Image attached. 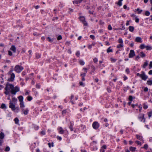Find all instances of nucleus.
I'll return each mask as SVG.
<instances>
[{
    "label": "nucleus",
    "mask_w": 152,
    "mask_h": 152,
    "mask_svg": "<svg viewBox=\"0 0 152 152\" xmlns=\"http://www.w3.org/2000/svg\"><path fill=\"white\" fill-rule=\"evenodd\" d=\"M5 89L6 91H8L11 90V93L12 94L14 95H15L16 93L19 91V89L18 87H14L12 85L9 84L8 83L7 84Z\"/></svg>",
    "instance_id": "nucleus-1"
},
{
    "label": "nucleus",
    "mask_w": 152,
    "mask_h": 152,
    "mask_svg": "<svg viewBox=\"0 0 152 152\" xmlns=\"http://www.w3.org/2000/svg\"><path fill=\"white\" fill-rule=\"evenodd\" d=\"M9 104V107L11 108L13 111L16 110H17V112H18L19 110L18 107H15V105L11 101H10Z\"/></svg>",
    "instance_id": "nucleus-2"
},
{
    "label": "nucleus",
    "mask_w": 152,
    "mask_h": 152,
    "mask_svg": "<svg viewBox=\"0 0 152 152\" xmlns=\"http://www.w3.org/2000/svg\"><path fill=\"white\" fill-rule=\"evenodd\" d=\"M23 69V67L19 65H16L15 67V70L17 73L20 72Z\"/></svg>",
    "instance_id": "nucleus-3"
},
{
    "label": "nucleus",
    "mask_w": 152,
    "mask_h": 152,
    "mask_svg": "<svg viewBox=\"0 0 152 152\" xmlns=\"http://www.w3.org/2000/svg\"><path fill=\"white\" fill-rule=\"evenodd\" d=\"M140 77L141 79L144 80H145L148 78V77L145 75V72L143 71H142L141 74H140Z\"/></svg>",
    "instance_id": "nucleus-4"
},
{
    "label": "nucleus",
    "mask_w": 152,
    "mask_h": 152,
    "mask_svg": "<svg viewBox=\"0 0 152 152\" xmlns=\"http://www.w3.org/2000/svg\"><path fill=\"white\" fill-rule=\"evenodd\" d=\"M12 71L11 70L10 72L9 73L11 74L10 78L8 79V80L9 81H12L14 80V79L15 77V75L13 73H12Z\"/></svg>",
    "instance_id": "nucleus-5"
},
{
    "label": "nucleus",
    "mask_w": 152,
    "mask_h": 152,
    "mask_svg": "<svg viewBox=\"0 0 152 152\" xmlns=\"http://www.w3.org/2000/svg\"><path fill=\"white\" fill-rule=\"evenodd\" d=\"M80 20L83 23L84 25L85 26H87V23L85 20V18L84 16H80Z\"/></svg>",
    "instance_id": "nucleus-6"
},
{
    "label": "nucleus",
    "mask_w": 152,
    "mask_h": 152,
    "mask_svg": "<svg viewBox=\"0 0 152 152\" xmlns=\"http://www.w3.org/2000/svg\"><path fill=\"white\" fill-rule=\"evenodd\" d=\"M99 124L97 122H95L93 123L92 124L93 128L95 129H97L99 127Z\"/></svg>",
    "instance_id": "nucleus-7"
},
{
    "label": "nucleus",
    "mask_w": 152,
    "mask_h": 152,
    "mask_svg": "<svg viewBox=\"0 0 152 152\" xmlns=\"http://www.w3.org/2000/svg\"><path fill=\"white\" fill-rule=\"evenodd\" d=\"M135 55V54L134 50H131L129 54V58H132Z\"/></svg>",
    "instance_id": "nucleus-8"
},
{
    "label": "nucleus",
    "mask_w": 152,
    "mask_h": 152,
    "mask_svg": "<svg viewBox=\"0 0 152 152\" xmlns=\"http://www.w3.org/2000/svg\"><path fill=\"white\" fill-rule=\"evenodd\" d=\"M10 50L14 53L16 52V48L15 45H12L10 48Z\"/></svg>",
    "instance_id": "nucleus-9"
},
{
    "label": "nucleus",
    "mask_w": 152,
    "mask_h": 152,
    "mask_svg": "<svg viewBox=\"0 0 152 152\" xmlns=\"http://www.w3.org/2000/svg\"><path fill=\"white\" fill-rule=\"evenodd\" d=\"M135 41L137 42H142V39L140 37H137L135 39Z\"/></svg>",
    "instance_id": "nucleus-10"
},
{
    "label": "nucleus",
    "mask_w": 152,
    "mask_h": 152,
    "mask_svg": "<svg viewBox=\"0 0 152 152\" xmlns=\"http://www.w3.org/2000/svg\"><path fill=\"white\" fill-rule=\"evenodd\" d=\"M18 98L19 100V101L20 102H23V97L22 96H19Z\"/></svg>",
    "instance_id": "nucleus-11"
},
{
    "label": "nucleus",
    "mask_w": 152,
    "mask_h": 152,
    "mask_svg": "<svg viewBox=\"0 0 152 152\" xmlns=\"http://www.w3.org/2000/svg\"><path fill=\"white\" fill-rule=\"evenodd\" d=\"M4 137V135L3 133L1 132L0 133V138L1 139H3Z\"/></svg>",
    "instance_id": "nucleus-12"
},
{
    "label": "nucleus",
    "mask_w": 152,
    "mask_h": 152,
    "mask_svg": "<svg viewBox=\"0 0 152 152\" xmlns=\"http://www.w3.org/2000/svg\"><path fill=\"white\" fill-rule=\"evenodd\" d=\"M129 31L131 32H133L134 31V28L133 26H129Z\"/></svg>",
    "instance_id": "nucleus-13"
},
{
    "label": "nucleus",
    "mask_w": 152,
    "mask_h": 152,
    "mask_svg": "<svg viewBox=\"0 0 152 152\" xmlns=\"http://www.w3.org/2000/svg\"><path fill=\"white\" fill-rule=\"evenodd\" d=\"M136 149V148L132 147H131L129 148L130 150L132 151H135Z\"/></svg>",
    "instance_id": "nucleus-14"
},
{
    "label": "nucleus",
    "mask_w": 152,
    "mask_h": 152,
    "mask_svg": "<svg viewBox=\"0 0 152 152\" xmlns=\"http://www.w3.org/2000/svg\"><path fill=\"white\" fill-rule=\"evenodd\" d=\"M17 101V99L15 97H13L12 99V102L15 103Z\"/></svg>",
    "instance_id": "nucleus-15"
},
{
    "label": "nucleus",
    "mask_w": 152,
    "mask_h": 152,
    "mask_svg": "<svg viewBox=\"0 0 152 152\" xmlns=\"http://www.w3.org/2000/svg\"><path fill=\"white\" fill-rule=\"evenodd\" d=\"M140 56L141 57H144L145 56V55L143 52H141L140 53Z\"/></svg>",
    "instance_id": "nucleus-16"
},
{
    "label": "nucleus",
    "mask_w": 152,
    "mask_h": 152,
    "mask_svg": "<svg viewBox=\"0 0 152 152\" xmlns=\"http://www.w3.org/2000/svg\"><path fill=\"white\" fill-rule=\"evenodd\" d=\"M148 65V62L147 61H146L145 62L144 64L143 65V67L144 68H145L146 66H147Z\"/></svg>",
    "instance_id": "nucleus-17"
},
{
    "label": "nucleus",
    "mask_w": 152,
    "mask_h": 152,
    "mask_svg": "<svg viewBox=\"0 0 152 152\" xmlns=\"http://www.w3.org/2000/svg\"><path fill=\"white\" fill-rule=\"evenodd\" d=\"M20 107H25L24 103L23 102H20Z\"/></svg>",
    "instance_id": "nucleus-18"
},
{
    "label": "nucleus",
    "mask_w": 152,
    "mask_h": 152,
    "mask_svg": "<svg viewBox=\"0 0 152 152\" xmlns=\"http://www.w3.org/2000/svg\"><path fill=\"white\" fill-rule=\"evenodd\" d=\"M145 48H146L147 50H151L152 49L151 47L148 46H146L145 47Z\"/></svg>",
    "instance_id": "nucleus-19"
},
{
    "label": "nucleus",
    "mask_w": 152,
    "mask_h": 152,
    "mask_svg": "<svg viewBox=\"0 0 152 152\" xmlns=\"http://www.w3.org/2000/svg\"><path fill=\"white\" fill-rule=\"evenodd\" d=\"M14 120L15 123L16 124H18V122H19V120L17 118H16L14 119Z\"/></svg>",
    "instance_id": "nucleus-20"
},
{
    "label": "nucleus",
    "mask_w": 152,
    "mask_h": 152,
    "mask_svg": "<svg viewBox=\"0 0 152 152\" xmlns=\"http://www.w3.org/2000/svg\"><path fill=\"white\" fill-rule=\"evenodd\" d=\"M110 48L111 47H109L107 49V53L111 52L113 51L112 49H110Z\"/></svg>",
    "instance_id": "nucleus-21"
},
{
    "label": "nucleus",
    "mask_w": 152,
    "mask_h": 152,
    "mask_svg": "<svg viewBox=\"0 0 152 152\" xmlns=\"http://www.w3.org/2000/svg\"><path fill=\"white\" fill-rule=\"evenodd\" d=\"M79 63L80 65H84L85 64L84 62L82 60L79 61Z\"/></svg>",
    "instance_id": "nucleus-22"
},
{
    "label": "nucleus",
    "mask_w": 152,
    "mask_h": 152,
    "mask_svg": "<svg viewBox=\"0 0 152 152\" xmlns=\"http://www.w3.org/2000/svg\"><path fill=\"white\" fill-rule=\"evenodd\" d=\"M28 109H26V110H24L23 113V114L25 115H27L28 113Z\"/></svg>",
    "instance_id": "nucleus-23"
},
{
    "label": "nucleus",
    "mask_w": 152,
    "mask_h": 152,
    "mask_svg": "<svg viewBox=\"0 0 152 152\" xmlns=\"http://www.w3.org/2000/svg\"><path fill=\"white\" fill-rule=\"evenodd\" d=\"M145 46L144 44H142L140 46V48L142 49L145 48Z\"/></svg>",
    "instance_id": "nucleus-24"
},
{
    "label": "nucleus",
    "mask_w": 152,
    "mask_h": 152,
    "mask_svg": "<svg viewBox=\"0 0 152 152\" xmlns=\"http://www.w3.org/2000/svg\"><path fill=\"white\" fill-rule=\"evenodd\" d=\"M136 137L139 140L141 139L142 138V136H139L138 135H136Z\"/></svg>",
    "instance_id": "nucleus-25"
},
{
    "label": "nucleus",
    "mask_w": 152,
    "mask_h": 152,
    "mask_svg": "<svg viewBox=\"0 0 152 152\" xmlns=\"http://www.w3.org/2000/svg\"><path fill=\"white\" fill-rule=\"evenodd\" d=\"M91 68L92 69V72H94L95 70V67L93 65L91 66Z\"/></svg>",
    "instance_id": "nucleus-26"
},
{
    "label": "nucleus",
    "mask_w": 152,
    "mask_h": 152,
    "mask_svg": "<svg viewBox=\"0 0 152 152\" xmlns=\"http://www.w3.org/2000/svg\"><path fill=\"white\" fill-rule=\"evenodd\" d=\"M147 84L149 85H151L152 84V81L149 80L147 81Z\"/></svg>",
    "instance_id": "nucleus-27"
},
{
    "label": "nucleus",
    "mask_w": 152,
    "mask_h": 152,
    "mask_svg": "<svg viewBox=\"0 0 152 152\" xmlns=\"http://www.w3.org/2000/svg\"><path fill=\"white\" fill-rule=\"evenodd\" d=\"M148 116L149 118L151 117L152 115V111H150L148 113Z\"/></svg>",
    "instance_id": "nucleus-28"
},
{
    "label": "nucleus",
    "mask_w": 152,
    "mask_h": 152,
    "mask_svg": "<svg viewBox=\"0 0 152 152\" xmlns=\"http://www.w3.org/2000/svg\"><path fill=\"white\" fill-rule=\"evenodd\" d=\"M32 99V97L30 96H29L27 97V99L28 101H31Z\"/></svg>",
    "instance_id": "nucleus-29"
},
{
    "label": "nucleus",
    "mask_w": 152,
    "mask_h": 152,
    "mask_svg": "<svg viewBox=\"0 0 152 152\" xmlns=\"http://www.w3.org/2000/svg\"><path fill=\"white\" fill-rule=\"evenodd\" d=\"M118 42L120 44H122L123 41L121 39H119L118 40Z\"/></svg>",
    "instance_id": "nucleus-30"
},
{
    "label": "nucleus",
    "mask_w": 152,
    "mask_h": 152,
    "mask_svg": "<svg viewBox=\"0 0 152 152\" xmlns=\"http://www.w3.org/2000/svg\"><path fill=\"white\" fill-rule=\"evenodd\" d=\"M123 44H120L119 45H118L117 46V48H120L121 47H123Z\"/></svg>",
    "instance_id": "nucleus-31"
},
{
    "label": "nucleus",
    "mask_w": 152,
    "mask_h": 152,
    "mask_svg": "<svg viewBox=\"0 0 152 152\" xmlns=\"http://www.w3.org/2000/svg\"><path fill=\"white\" fill-rule=\"evenodd\" d=\"M137 11H138V14H140L142 12V10H140L139 8H137Z\"/></svg>",
    "instance_id": "nucleus-32"
},
{
    "label": "nucleus",
    "mask_w": 152,
    "mask_h": 152,
    "mask_svg": "<svg viewBox=\"0 0 152 152\" xmlns=\"http://www.w3.org/2000/svg\"><path fill=\"white\" fill-rule=\"evenodd\" d=\"M62 39V36L61 35H59L58 37H57V40H59L60 39Z\"/></svg>",
    "instance_id": "nucleus-33"
},
{
    "label": "nucleus",
    "mask_w": 152,
    "mask_h": 152,
    "mask_svg": "<svg viewBox=\"0 0 152 152\" xmlns=\"http://www.w3.org/2000/svg\"><path fill=\"white\" fill-rule=\"evenodd\" d=\"M1 107L2 108H6V106L5 104H2L1 105Z\"/></svg>",
    "instance_id": "nucleus-34"
},
{
    "label": "nucleus",
    "mask_w": 152,
    "mask_h": 152,
    "mask_svg": "<svg viewBox=\"0 0 152 152\" xmlns=\"http://www.w3.org/2000/svg\"><path fill=\"white\" fill-rule=\"evenodd\" d=\"M150 12L148 11H146L145 12V15L146 16H149L150 15Z\"/></svg>",
    "instance_id": "nucleus-35"
},
{
    "label": "nucleus",
    "mask_w": 152,
    "mask_h": 152,
    "mask_svg": "<svg viewBox=\"0 0 152 152\" xmlns=\"http://www.w3.org/2000/svg\"><path fill=\"white\" fill-rule=\"evenodd\" d=\"M10 150V148L8 146H7L5 148V151H9Z\"/></svg>",
    "instance_id": "nucleus-36"
},
{
    "label": "nucleus",
    "mask_w": 152,
    "mask_h": 152,
    "mask_svg": "<svg viewBox=\"0 0 152 152\" xmlns=\"http://www.w3.org/2000/svg\"><path fill=\"white\" fill-rule=\"evenodd\" d=\"M133 97L132 96H130L129 97V100L131 102L132 100Z\"/></svg>",
    "instance_id": "nucleus-37"
},
{
    "label": "nucleus",
    "mask_w": 152,
    "mask_h": 152,
    "mask_svg": "<svg viewBox=\"0 0 152 152\" xmlns=\"http://www.w3.org/2000/svg\"><path fill=\"white\" fill-rule=\"evenodd\" d=\"M69 129H70L71 131H72L73 130V126L72 124H71L70 126L69 127Z\"/></svg>",
    "instance_id": "nucleus-38"
},
{
    "label": "nucleus",
    "mask_w": 152,
    "mask_h": 152,
    "mask_svg": "<svg viewBox=\"0 0 152 152\" xmlns=\"http://www.w3.org/2000/svg\"><path fill=\"white\" fill-rule=\"evenodd\" d=\"M64 130L63 129L60 130L59 131V133L61 134H63L64 133Z\"/></svg>",
    "instance_id": "nucleus-39"
},
{
    "label": "nucleus",
    "mask_w": 152,
    "mask_h": 152,
    "mask_svg": "<svg viewBox=\"0 0 152 152\" xmlns=\"http://www.w3.org/2000/svg\"><path fill=\"white\" fill-rule=\"evenodd\" d=\"M117 4L119 6H120L122 5L121 1H119L117 3Z\"/></svg>",
    "instance_id": "nucleus-40"
},
{
    "label": "nucleus",
    "mask_w": 152,
    "mask_h": 152,
    "mask_svg": "<svg viewBox=\"0 0 152 152\" xmlns=\"http://www.w3.org/2000/svg\"><path fill=\"white\" fill-rule=\"evenodd\" d=\"M8 54L9 56H12V53L9 50L8 51Z\"/></svg>",
    "instance_id": "nucleus-41"
},
{
    "label": "nucleus",
    "mask_w": 152,
    "mask_h": 152,
    "mask_svg": "<svg viewBox=\"0 0 152 152\" xmlns=\"http://www.w3.org/2000/svg\"><path fill=\"white\" fill-rule=\"evenodd\" d=\"M108 29L110 30H111L112 28V27L110 25H108Z\"/></svg>",
    "instance_id": "nucleus-42"
},
{
    "label": "nucleus",
    "mask_w": 152,
    "mask_h": 152,
    "mask_svg": "<svg viewBox=\"0 0 152 152\" xmlns=\"http://www.w3.org/2000/svg\"><path fill=\"white\" fill-rule=\"evenodd\" d=\"M76 55L77 56L79 57L80 55V53L79 51H77L76 53Z\"/></svg>",
    "instance_id": "nucleus-43"
},
{
    "label": "nucleus",
    "mask_w": 152,
    "mask_h": 152,
    "mask_svg": "<svg viewBox=\"0 0 152 152\" xmlns=\"http://www.w3.org/2000/svg\"><path fill=\"white\" fill-rule=\"evenodd\" d=\"M90 37L91 38L93 39H95V37L93 35H91L90 36Z\"/></svg>",
    "instance_id": "nucleus-44"
},
{
    "label": "nucleus",
    "mask_w": 152,
    "mask_h": 152,
    "mask_svg": "<svg viewBox=\"0 0 152 152\" xmlns=\"http://www.w3.org/2000/svg\"><path fill=\"white\" fill-rule=\"evenodd\" d=\"M144 148H145V149H147L148 148V145L147 144H145L144 145Z\"/></svg>",
    "instance_id": "nucleus-45"
},
{
    "label": "nucleus",
    "mask_w": 152,
    "mask_h": 152,
    "mask_svg": "<svg viewBox=\"0 0 152 152\" xmlns=\"http://www.w3.org/2000/svg\"><path fill=\"white\" fill-rule=\"evenodd\" d=\"M111 61L113 62H115L116 61V59H115L113 58H111Z\"/></svg>",
    "instance_id": "nucleus-46"
},
{
    "label": "nucleus",
    "mask_w": 152,
    "mask_h": 152,
    "mask_svg": "<svg viewBox=\"0 0 152 152\" xmlns=\"http://www.w3.org/2000/svg\"><path fill=\"white\" fill-rule=\"evenodd\" d=\"M73 2L74 4H77L78 3V1H77V0L74 1H73Z\"/></svg>",
    "instance_id": "nucleus-47"
},
{
    "label": "nucleus",
    "mask_w": 152,
    "mask_h": 152,
    "mask_svg": "<svg viewBox=\"0 0 152 152\" xmlns=\"http://www.w3.org/2000/svg\"><path fill=\"white\" fill-rule=\"evenodd\" d=\"M48 39L49 42H51L53 41V40L51 39L50 37H48Z\"/></svg>",
    "instance_id": "nucleus-48"
},
{
    "label": "nucleus",
    "mask_w": 152,
    "mask_h": 152,
    "mask_svg": "<svg viewBox=\"0 0 152 152\" xmlns=\"http://www.w3.org/2000/svg\"><path fill=\"white\" fill-rule=\"evenodd\" d=\"M135 142L137 143L138 145H141V143L139 141H136Z\"/></svg>",
    "instance_id": "nucleus-49"
},
{
    "label": "nucleus",
    "mask_w": 152,
    "mask_h": 152,
    "mask_svg": "<svg viewBox=\"0 0 152 152\" xmlns=\"http://www.w3.org/2000/svg\"><path fill=\"white\" fill-rule=\"evenodd\" d=\"M149 66L150 67V68H149L150 69L152 67V61L150 62Z\"/></svg>",
    "instance_id": "nucleus-50"
},
{
    "label": "nucleus",
    "mask_w": 152,
    "mask_h": 152,
    "mask_svg": "<svg viewBox=\"0 0 152 152\" xmlns=\"http://www.w3.org/2000/svg\"><path fill=\"white\" fill-rule=\"evenodd\" d=\"M126 72L127 73L129 74V69L128 68H127L126 70Z\"/></svg>",
    "instance_id": "nucleus-51"
},
{
    "label": "nucleus",
    "mask_w": 152,
    "mask_h": 152,
    "mask_svg": "<svg viewBox=\"0 0 152 152\" xmlns=\"http://www.w3.org/2000/svg\"><path fill=\"white\" fill-rule=\"evenodd\" d=\"M142 117H139V118H140V119H141V118H142V119H144V121H143V122H145V118H144V115H143H143H142Z\"/></svg>",
    "instance_id": "nucleus-52"
},
{
    "label": "nucleus",
    "mask_w": 152,
    "mask_h": 152,
    "mask_svg": "<svg viewBox=\"0 0 152 152\" xmlns=\"http://www.w3.org/2000/svg\"><path fill=\"white\" fill-rule=\"evenodd\" d=\"M94 61L95 63L96 62L98 61L97 59L96 58H95L94 59Z\"/></svg>",
    "instance_id": "nucleus-53"
},
{
    "label": "nucleus",
    "mask_w": 152,
    "mask_h": 152,
    "mask_svg": "<svg viewBox=\"0 0 152 152\" xmlns=\"http://www.w3.org/2000/svg\"><path fill=\"white\" fill-rule=\"evenodd\" d=\"M148 107V106L146 105H145V104H144V106H143V108L145 109H146Z\"/></svg>",
    "instance_id": "nucleus-54"
},
{
    "label": "nucleus",
    "mask_w": 152,
    "mask_h": 152,
    "mask_svg": "<svg viewBox=\"0 0 152 152\" xmlns=\"http://www.w3.org/2000/svg\"><path fill=\"white\" fill-rule=\"evenodd\" d=\"M4 93L6 95H8L9 94V91H6L4 92Z\"/></svg>",
    "instance_id": "nucleus-55"
},
{
    "label": "nucleus",
    "mask_w": 152,
    "mask_h": 152,
    "mask_svg": "<svg viewBox=\"0 0 152 152\" xmlns=\"http://www.w3.org/2000/svg\"><path fill=\"white\" fill-rule=\"evenodd\" d=\"M104 23V22L102 21L101 20H100L99 22V24L101 25H102Z\"/></svg>",
    "instance_id": "nucleus-56"
},
{
    "label": "nucleus",
    "mask_w": 152,
    "mask_h": 152,
    "mask_svg": "<svg viewBox=\"0 0 152 152\" xmlns=\"http://www.w3.org/2000/svg\"><path fill=\"white\" fill-rule=\"evenodd\" d=\"M41 57V56L39 55H37L36 56V58H37L38 59L40 58Z\"/></svg>",
    "instance_id": "nucleus-57"
},
{
    "label": "nucleus",
    "mask_w": 152,
    "mask_h": 152,
    "mask_svg": "<svg viewBox=\"0 0 152 152\" xmlns=\"http://www.w3.org/2000/svg\"><path fill=\"white\" fill-rule=\"evenodd\" d=\"M57 138L59 140H61L62 139L61 137H59V136H57Z\"/></svg>",
    "instance_id": "nucleus-58"
},
{
    "label": "nucleus",
    "mask_w": 152,
    "mask_h": 152,
    "mask_svg": "<svg viewBox=\"0 0 152 152\" xmlns=\"http://www.w3.org/2000/svg\"><path fill=\"white\" fill-rule=\"evenodd\" d=\"M106 145H104L103 146H102V148H104V149H106Z\"/></svg>",
    "instance_id": "nucleus-59"
},
{
    "label": "nucleus",
    "mask_w": 152,
    "mask_h": 152,
    "mask_svg": "<svg viewBox=\"0 0 152 152\" xmlns=\"http://www.w3.org/2000/svg\"><path fill=\"white\" fill-rule=\"evenodd\" d=\"M26 52V51L25 50H24L23 49L22 50V51L21 53H25Z\"/></svg>",
    "instance_id": "nucleus-60"
},
{
    "label": "nucleus",
    "mask_w": 152,
    "mask_h": 152,
    "mask_svg": "<svg viewBox=\"0 0 152 152\" xmlns=\"http://www.w3.org/2000/svg\"><path fill=\"white\" fill-rule=\"evenodd\" d=\"M148 90V88H147V87H145V88L144 89V91H147Z\"/></svg>",
    "instance_id": "nucleus-61"
},
{
    "label": "nucleus",
    "mask_w": 152,
    "mask_h": 152,
    "mask_svg": "<svg viewBox=\"0 0 152 152\" xmlns=\"http://www.w3.org/2000/svg\"><path fill=\"white\" fill-rule=\"evenodd\" d=\"M41 134L42 135H45V132L44 131H42L41 132Z\"/></svg>",
    "instance_id": "nucleus-62"
},
{
    "label": "nucleus",
    "mask_w": 152,
    "mask_h": 152,
    "mask_svg": "<svg viewBox=\"0 0 152 152\" xmlns=\"http://www.w3.org/2000/svg\"><path fill=\"white\" fill-rule=\"evenodd\" d=\"M86 75V73H83V74H81V76H82V77H84V76Z\"/></svg>",
    "instance_id": "nucleus-63"
},
{
    "label": "nucleus",
    "mask_w": 152,
    "mask_h": 152,
    "mask_svg": "<svg viewBox=\"0 0 152 152\" xmlns=\"http://www.w3.org/2000/svg\"><path fill=\"white\" fill-rule=\"evenodd\" d=\"M148 74L149 75H152V70H150L148 72Z\"/></svg>",
    "instance_id": "nucleus-64"
}]
</instances>
